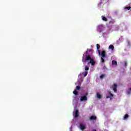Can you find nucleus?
Here are the masks:
<instances>
[{"mask_svg": "<svg viewBox=\"0 0 131 131\" xmlns=\"http://www.w3.org/2000/svg\"><path fill=\"white\" fill-rule=\"evenodd\" d=\"M97 49L99 50L100 49V45L97 44L96 45Z\"/></svg>", "mask_w": 131, "mask_h": 131, "instance_id": "obj_22", "label": "nucleus"}, {"mask_svg": "<svg viewBox=\"0 0 131 131\" xmlns=\"http://www.w3.org/2000/svg\"><path fill=\"white\" fill-rule=\"evenodd\" d=\"M108 49L110 50H112V51H114V46L112 45H111L109 46Z\"/></svg>", "mask_w": 131, "mask_h": 131, "instance_id": "obj_13", "label": "nucleus"}, {"mask_svg": "<svg viewBox=\"0 0 131 131\" xmlns=\"http://www.w3.org/2000/svg\"><path fill=\"white\" fill-rule=\"evenodd\" d=\"M104 76H105L104 75H101L100 76V78H101V79H103V78H104Z\"/></svg>", "mask_w": 131, "mask_h": 131, "instance_id": "obj_24", "label": "nucleus"}, {"mask_svg": "<svg viewBox=\"0 0 131 131\" xmlns=\"http://www.w3.org/2000/svg\"><path fill=\"white\" fill-rule=\"evenodd\" d=\"M110 98H111V97H113V94L110 92Z\"/></svg>", "mask_w": 131, "mask_h": 131, "instance_id": "obj_26", "label": "nucleus"}, {"mask_svg": "<svg viewBox=\"0 0 131 131\" xmlns=\"http://www.w3.org/2000/svg\"><path fill=\"white\" fill-rule=\"evenodd\" d=\"M115 23V20L113 19H112L111 20L108 21V24L111 25V24H114Z\"/></svg>", "mask_w": 131, "mask_h": 131, "instance_id": "obj_12", "label": "nucleus"}, {"mask_svg": "<svg viewBox=\"0 0 131 131\" xmlns=\"http://www.w3.org/2000/svg\"><path fill=\"white\" fill-rule=\"evenodd\" d=\"M98 54L99 56H101V52L100 51V50H98Z\"/></svg>", "mask_w": 131, "mask_h": 131, "instance_id": "obj_28", "label": "nucleus"}, {"mask_svg": "<svg viewBox=\"0 0 131 131\" xmlns=\"http://www.w3.org/2000/svg\"><path fill=\"white\" fill-rule=\"evenodd\" d=\"M86 95H88V93L86 94V95H83V96H81L80 97V101L81 102L88 101V97L86 96Z\"/></svg>", "mask_w": 131, "mask_h": 131, "instance_id": "obj_3", "label": "nucleus"}, {"mask_svg": "<svg viewBox=\"0 0 131 131\" xmlns=\"http://www.w3.org/2000/svg\"><path fill=\"white\" fill-rule=\"evenodd\" d=\"M101 18H102L103 21H106L108 20V19H107L106 17L104 16H102Z\"/></svg>", "mask_w": 131, "mask_h": 131, "instance_id": "obj_16", "label": "nucleus"}, {"mask_svg": "<svg viewBox=\"0 0 131 131\" xmlns=\"http://www.w3.org/2000/svg\"><path fill=\"white\" fill-rule=\"evenodd\" d=\"M84 57H82V62H85V61L90 60V62L88 64H91L93 66L96 65V61L94 60L93 58H92L91 55H86L85 60L84 59Z\"/></svg>", "mask_w": 131, "mask_h": 131, "instance_id": "obj_1", "label": "nucleus"}, {"mask_svg": "<svg viewBox=\"0 0 131 131\" xmlns=\"http://www.w3.org/2000/svg\"><path fill=\"white\" fill-rule=\"evenodd\" d=\"M128 114H125L123 117L124 119H127V118H128Z\"/></svg>", "mask_w": 131, "mask_h": 131, "instance_id": "obj_18", "label": "nucleus"}, {"mask_svg": "<svg viewBox=\"0 0 131 131\" xmlns=\"http://www.w3.org/2000/svg\"><path fill=\"white\" fill-rule=\"evenodd\" d=\"M106 57V51H102L101 52V63H104L105 62V59H104V58Z\"/></svg>", "mask_w": 131, "mask_h": 131, "instance_id": "obj_2", "label": "nucleus"}, {"mask_svg": "<svg viewBox=\"0 0 131 131\" xmlns=\"http://www.w3.org/2000/svg\"><path fill=\"white\" fill-rule=\"evenodd\" d=\"M124 66H125V67H126L127 66V63L126 62H125Z\"/></svg>", "mask_w": 131, "mask_h": 131, "instance_id": "obj_27", "label": "nucleus"}, {"mask_svg": "<svg viewBox=\"0 0 131 131\" xmlns=\"http://www.w3.org/2000/svg\"><path fill=\"white\" fill-rule=\"evenodd\" d=\"M90 120H97V117L96 116H91L90 118Z\"/></svg>", "mask_w": 131, "mask_h": 131, "instance_id": "obj_10", "label": "nucleus"}, {"mask_svg": "<svg viewBox=\"0 0 131 131\" xmlns=\"http://www.w3.org/2000/svg\"><path fill=\"white\" fill-rule=\"evenodd\" d=\"M93 131H97L96 129H93Z\"/></svg>", "mask_w": 131, "mask_h": 131, "instance_id": "obj_30", "label": "nucleus"}, {"mask_svg": "<svg viewBox=\"0 0 131 131\" xmlns=\"http://www.w3.org/2000/svg\"><path fill=\"white\" fill-rule=\"evenodd\" d=\"M79 114H78V110H76L75 111V118H77V117H78L79 116Z\"/></svg>", "mask_w": 131, "mask_h": 131, "instance_id": "obj_8", "label": "nucleus"}, {"mask_svg": "<svg viewBox=\"0 0 131 131\" xmlns=\"http://www.w3.org/2000/svg\"><path fill=\"white\" fill-rule=\"evenodd\" d=\"M112 65H116V66H117V61H116L115 60H113L112 61Z\"/></svg>", "mask_w": 131, "mask_h": 131, "instance_id": "obj_14", "label": "nucleus"}, {"mask_svg": "<svg viewBox=\"0 0 131 131\" xmlns=\"http://www.w3.org/2000/svg\"><path fill=\"white\" fill-rule=\"evenodd\" d=\"M127 95H130L131 94V88H128V91H126Z\"/></svg>", "mask_w": 131, "mask_h": 131, "instance_id": "obj_15", "label": "nucleus"}, {"mask_svg": "<svg viewBox=\"0 0 131 131\" xmlns=\"http://www.w3.org/2000/svg\"><path fill=\"white\" fill-rule=\"evenodd\" d=\"M98 7L99 8V9H103V8H104V4L102 3V2H100L98 4Z\"/></svg>", "mask_w": 131, "mask_h": 131, "instance_id": "obj_9", "label": "nucleus"}, {"mask_svg": "<svg viewBox=\"0 0 131 131\" xmlns=\"http://www.w3.org/2000/svg\"><path fill=\"white\" fill-rule=\"evenodd\" d=\"M112 88L115 93H116V92H117V84L114 83Z\"/></svg>", "mask_w": 131, "mask_h": 131, "instance_id": "obj_5", "label": "nucleus"}, {"mask_svg": "<svg viewBox=\"0 0 131 131\" xmlns=\"http://www.w3.org/2000/svg\"><path fill=\"white\" fill-rule=\"evenodd\" d=\"M73 93L74 95H78V92L76 90H74Z\"/></svg>", "mask_w": 131, "mask_h": 131, "instance_id": "obj_19", "label": "nucleus"}, {"mask_svg": "<svg viewBox=\"0 0 131 131\" xmlns=\"http://www.w3.org/2000/svg\"><path fill=\"white\" fill-rule=\"evenodd\" d=\"M112 27L113 28V30L114 31H116V30H118L119 29V26L118 25H113Z\"/></svg>", "mask_w": 131, "mask_h": 131, "instance_id": "obj_6", "label": "nucleus"}, {"mask_svg": "<svg viewBox=\"0 0 131 131\" xmlns=\"http://www.w3.org/2000/svg\"><path fill=\"white\" fill-rule=\"evenodd\" d=\"M101 2L103 4V5H108L109 4V0H101Z\"/></svg>", "mask_w": 131, "mask_h": 131, "instance_id": "obj_7", "label": "nucleus"}, {"mask_svg": "<svg viewBox=\"0 0 131 131\" xmlns=\"http://www.w3.org/2000/svg\"><path fill=\"white\" fill-rule=\"evenodd\" d=\"M109 98H110V96H106V99H109Z\"/></svg>", "mask_w": 131, "mask_h": 131, "instance_id": "obj_29", "label": "nucleus"}, {"mask_svg": "<svg viewBox=\"0 0 131 131\" xmlns=\"http://www.w3.org/2000/svg\"><path fill=\"white\" fill-rule=\"evenodd\" d=\"M76 89H77L78 91H79V90H80V86H76Z\"/></svg>", "mask_w": 131, "mask_h": 131, "instance_id": "obj_25", "label": "nucleus"}, {"mask_svg": "<svg viewBox=\"0 0 131 131\" xmlns=\"http://www.w3.org/2000/svg\"><path fill=\"white\" fill-rule=\"evenodd\" d=\"M80 128L81 129V130H83V129H85V126L81 124L80 125Z\"/></svg>", "mask_w": 131, "mask_h": 131, "instance_id": "obj_11", "label": "nucleus"}, {"mask_svg": "<svg viewBox=\"0 0 131 131\" xmlns=\"http://www.w3.org/2000/svg\"><path fill=\"white\" fill-rule=\"evenodd\" d=\"M130 6L129 7H126L125 9H126V10H128V11H129V10H130Z\"/></svg>", "mask_w": 131, "mask_h": 131, "instance_id": "obj_23", "label": "nucleus"}, {"mask_svg": "<svg viewBox=\"0 0 131 131\" xmlns=\"http://www.w3.org/2000/svg\"><path fill=\"white\" fill-rule=\"evenodd\" d=\"M86 75H88V72L85 71V72H84V73L83 74V76H84V77H85V76H86Z\"/></svg>", "mask_w": 131, "mask_h": 131, "instance_id": "obj_21", "label": "nucleus"}, {"mask_svg": "<svg viewBox=\"0 0 131 131\" xmlns=\"http://www.w3.org/2000/svg\"><path fill=\"white\" fill-rule=\"evenodd\" d=\"M85 71H88V70H90V68L88 66H85Z\"/></svg>", "mask_w": 131, "mask_h": 131, "instance_id": "obj_20", "label": "nucleus"}, {"mask_svg": "<svg viewBox=\"0 0 131 131\" xmlns=\"http://www.w3.org/2000/svg\"><path fill=\"white\" fill-rule=\"evenodd\" d=\"M97 98L98 99H101L102 98V95H101L100 94L97 93Z\"/></svg>", "mask_w": 131, "mask_h": 131, "instance_id": "obj_17", "label": "nucleus"}, {"mask_svg": "<svg viewBox=\"0 0 131 131\" xmlns=\"http://www.w3.org/2000/svg\"><path fill=\"white\" fill-rule=\"evenodd\" d=\"M103 29H104V26H103V25L98 26L97 30L99 32H102V31H103Z\"/></svg>", "mask_w": 131, "mask_h": 131, "instance_id": "obj_4", "label": "nucleus"}]
</instances>
